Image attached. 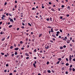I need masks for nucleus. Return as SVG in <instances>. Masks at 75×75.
Here are the masks:
<instances>
[{
	"label": "nucleus",
	"instance_id": "nucleus-56",
	"mask_svg": "<svg viewBox=\"0 0 75 75\" xmlns=\"http://www.w3.org/2000/svg\"><path fill=\"white\" fill-rule=\"evenodd\" d=\"M66 45H64V46H63V47L64 48H66Z\"/></svg>",
	"mask_w": 75,
	"mask_h": 75
},
{
	"label": "nucleus",
	"instance_id": "nucleus-14",
	"mask_svg": "<svg viewBox=\"0 0 75 75\" xmlns=\"http://www.w3.org/2000/svg\"><path fill=\"white\" fill-rule=\"evenodd\" d=\"M47 72H48V73H49V74H50V73H51V71H50V70H47Z\"/></svg>",
	"mask_w": 75,
	"mask_h": 75
},
{
	"label": "nucleus",
	"instance_id": "nucleus-34",
	"mask_svg": "<svg viewBox=\"0 0 75 75\" xmlns=\"http://www.w3.org/2000/svg\"><path fill=\"white\" fill-rule=\"evenodd\" d=\"M70 50L71 51H73V50H72V48H71L70 49Z\"/></svg>",
	"mask_w": 75,
	"mask_h": 75
},
{
	"label": "nucleus",
	"instance_id": "nucleus-57",
	"mask_svg": "<svg viewBox=\"0 0 75 75\" xmlns=\"http://www.w3.org/2000/svg\"><path fill=\"white\" fill-rule=\"evenodd\" d=\"M53 6L54 7H56V6H55V5H53Z\"/></svg>",
	"mask_w": 75,
	"mask_h": 75
},
{
	"label": "nucleus",
	"instance_id": "nucleus-32",
	"mask_svg": "<svg viewBox=\"0 0 75 75\" xmlns=\"http://www.w3.org/2000/svg\"><path fill=\"white\" fill-rule=\"evenodd\" d=\"M49 64H50V62H47V64L48 65Z\"/></svg>",
	"mask_w": 75,
	"mask_h": 75
},
{
	"label": "nucleus",
	"instance_id": "nucleus-44",
	"mask_svg": "<svg viewBox=\"0 0 75 75\" xmlns=\"http://www.w3.org/2000/svg\"><path fill=\"white\" fill-rule=\"evenodd\" d=\"M61 64L64 65V62H62V63H61Z\"/></svg>",
	"mask_w": 75,
	"mask_h": 75
},
{
	"label": "nucleus",
	"instance_id": "nucleus-11",
	"mask_svg": "<svg viewBox=\"0 0 75 75\" xmlns=\"http://www.w3.org/2000/svg\"><path fill=\"white\" fill-rule=\"evenodd\" d=\"M19 48L18 47L16 48H15L14 50H16V51H17V50H18Z\"/></svg>",
	"mask_w": 75,
	"mask_h": 75
},
{
	"label": "nucleus",
	"instance_id": "nucleus-43",
	"mask_svg": "<svg viewBox=\"0 0 75 75\" xmlns=\"http://www.w3.org/2000/svg\"><path fill=\"white\" fill-rule=\"evenodd\" d=\"M70 41H71V40H72V38L71 37L70 38Z\"/></svg>",
	"mask_w": 75,
	"mask_h": 75
},
{
	"label": "nucleus",
	"instance_id": "nucleus-29",
	"mask_svg": "<svg viewBox=\"0 0 75 75\" xmlns=\"http://www.w3.org/2000/svg\"><path fill=\"white\" fill-rule=\"evenodd\" d=\"M1 54L2 55H4V53H2L1 52Z\"/></svg>",
	"mask_w": 75,
	"mask_h": 75
},
{
	"label": "nucleus",
	"instance_id": "nucleus-36",
	"mask_svg": "<svg viewBox=\"0 0 75 75\" xmlns=\"http://www.w3.org/2000/svg\"><path fill=\"white\" fill-rule=\"evenodd\" d=\"M75 69L74 68H73V71H74V72H75Z\"/></svg>",
	"mask_w": 75,
	"mask_h": 75
},
{
	"label": "nucleus",
	"instance_id": "nucleus-45",
	"mask_svg": "<svg viewBox=\"0 0 75 75\" xmlns=\"http://www.w3.org/2000/svg\"><path fill=\"white\" fill-rule=\"evenodd\" d=\"M66 60L67 61V62H68V61H69V60H68V59L67 58H66Z\"/></svg>",
	"mask_w": 75,
	"mask_h": 75
},
{
	"label": "nucleus",
	"instance_id": "nucleus-30",
	"mask_svg": "<svg viewBox=\"0 0 75 75\" xmlns=\"http://www.w3.org/2000/svg\"><path fill=\"white\" fill-rule=\"evenodd\" d=\"M33 52H37V50H36V49H35L34 50Z\"/></svg>",
	"mask_w": 75,
	"mask_h": 75
},
{
	"label": "nucleus",
	"instance_id": "nucleus-38",
	"mask_svg": "<svg viewBox=\"0 0 75 75\" xmlns=\"http://www.w3.org/2000/svg\"><path fill=\"white\" fill-rule=\"evenodd\" d=\"M52 72H53V73H54L55 72V71L53 70H52Z\"/></svg>",
	"mask_w": 75,
	"mask_h": 75
},
{
	"label": "nucleus",
	"instance_id": "nucleus-23",
	"mask_svg": "<svg viewBox=\"0 0 75 75\" xmlns=\"http://www.w3.org/2000/svg\"><path fill=\"white\" fill-rule=\"evenodd\" d=\"M60 49L61 50H62V49H63V47L62 46L61 47H60Z\"/></svg>",
	"mask_w": 75,
	"mask_h": 75
},
{
	"label": "nucleus",
	"instance_id": "nucleus-40",
	"mask_svg": "<svg viewBox=\"0 0 75 75\" xmlns=\"http://www.w3.org/2000/svg\"><path fill=\"white\" fill-rule=\"evenodd\" d=\"M69 69V70H70V71H72V68H70Z\"/></svg>",
	"mask_w": 75,
	"mask_h": 75
},
{
	"label": "nucleus",
	"instance_id": "nucleus-58",
	"mask_svg": "<svg viewBox=\"0 0 75 75\" xmlns=\"http://www.w3.org/2000/svg\"><path fill=\"white\" fill-rule=\"evenodd\" d=\"M26 59H29V57H26Z\"/></svg>",
	"mask_w": 75,
	"mask_h": 75
},
{
	"label": "nucleus",
	"instance_id": "nucleus-46",
	"mask_svg": "<svg viewBox=\"0 0 75 75\" xmlns=\"http://www.w3.org/2000/svg\"><path fill=\"white\" fill-rule=\"evenodd\" d=\"M67 17H68L69 16V15L68 14L66 15Z\"/></svg>",
	"mask_w": 75,
	"mask_h": 75
},
{
	"label": "nucleus",
	"instance_id": "nucleus-19",
	"mask_svg": "<svg viewBox=\"0 0 75 75\" xmlns=\"http://www.w3.org/2000/svg\"><path fill=\"white\" fill-rule=\"evenodd\" d=\"M28 25H29L30 26V27H31L32 26L31 25L30 23H28Z\"/></svg>",
	"mask_w": 75,
	"mask_h": 75
},
{
	"label": "nucleus",
	"instance_id": "nucleus-35",
	"mask_svg": "<svg viewBox=\"0 0 75 75\" xmlns=\"http://www.w3.org/2000/svg\"><path fill=\"white\" fill-rule=\"evenodd\" d=\"M59 62H60V61H58L57 63V64H59Z\"/></svg>",
	"mask_w": 75,
	"mask_h": 75
},
{
	"label": "nucleus",
	"instance_id": "nucleus-28",
	"mask_svg": "<svg viewBox=\"0 0 75 75\" xmlns=\"http://www.w3.org/2000/svg\"><path fill=\"white\" fill-rule=\"evenodd\" d=\"M58 60H59V61H61V60H62V59H61V58H59V59H58Z\"/></svg>",
	"mask_w": 75,
	"mask_h": 75
},
{
	"label": "nucleus",
	"instance_id": "nucleus-15",
	"mask_svg": "<svg viewBox=\"0 0 75 75\" xmlns=\"http://www.w3.org/2000/svg\"><path fill=\"white\" fill-rule=\"evenodd\" d=\"M41 35H42V34H40L39 36V37H41Z\"/></svg>",
	"mask_w": 75,
	"mask_h": 75
},
{
	"label": "nucleus",
	"instance_id": "nucleus-9",
	"mask_svg": "<svg viewBox=\"0 0 75 75\" xmlns=\"http://www.w3.org/2000/svg\"><path fill=\"white\" fill-rule=\"evenodd\" d=\"M25 55H26V56H27V57L29 56V54H28L27 53H26L25 54Z\"/></svg>",
	"mask_w": 75,
	"mask_h": 75
},
{
	"label": "nucleus",
	"instance_id": "nucleus-33",
	"mask_svg": "<svg viewBox=\"0 0 75 75\" xmlns=\"http://www.w3.org/2000/svg\"><path fill=\"white\" fill-rule=\"evenodd\" d=\"M15 55H17V52H16L15 53Z\"/></svg>",
	"mask_w": 75,
	"mask_h": 75
},
{
	"label": "nucleus",
	"instance_id": "nucleus-4",
	"mask_svg": "<svg viewBox=\"0 0 75 75\" xmlns=\"http://www.w3.org/2000/svg\"><path fill=\"white\" fill-rule=\"evenodd\" d=\"M38 57L40 58H41V57H42V54H38Z\"/></svg>",
	"mask_w": 75,
	"mask_h": 75
},
{
	"label": "nucleus",
	"instance_id": "nucleus-16",
	"mask_svg": "<svg viewBox=\"0 0 75 75\" xmlns=\"http://www.w3.org/2000/svg\"><path fill=\"white\" fill-rule=\"evenodd\" d=\"M42 8H44V6H43V4H42Z\"/></svg>",
	"mask_w": 75,
	"mask_h": 75
},
{
	"label": "nucleus",
	"instance_id": "nucleus-3",
	"mask_svg": "<svg viewBox=\"0 0 75 75\" xmlns=\"http://www.w3.org/2000/svg\"><path fill=\"white\" fill-rule=\"evenodd\" d=\"M37 64V62L36 61H35L34 62V63L33 64V65L34 67H35V68L36 67V66H35V64Z\"/></svg>",
	"mask_w": 75,
	"mask_h": 75
},
{
	"label": "nucleus",
	"instance_id": "nucleus-26",
	"mask_svg": "<svg viewBox=\"0 0 75 75\" xmlns=\"http://www.w3.org/2000/svg\"><path fill=\"white\" fill-rule=\"evenodd\" d=\"M66 66H68V65H69V63H67L66 64Z\"/></svg>",
	"mask_w": 75,
	"mask_h": 75
},
{
	"label": "nucleus",
	"instance_id": "nucleus-37",
	"mask_svg": "<svg viewBox=\"0 0 75 75\" xmlns=\"http://www.w3.org/2000/svg\"><path fill=\"white\" fill-rule=\"evenodd\" d=\"M13 46H11L10 47V49H13Z\"/></svg>",
	"mask_w": 75,
	"mask_h": 75
},
{
	"label": "nucleus",
	"instance_id": "nucleus-62",
	"mask_svg": "<svg viewBox=\"0 0 75 75\" xmlns=\"http://www.w3.org/2000/svg\"><path fill=\"white\" fill-rule=\"evenodd\" d=\"M72 65H71L70 66V68H72Z\"/></svg>",
	"mask_w": 75,
	"mask_h": 75
},
{
	"label": "nucleus",
	"instance_id": "nucleus-31",
	"mask_svg": "<svg viewBox=\"0 0 75 75\" xmlns=\"http://www.w3.org/2000/svg\"><path fill=\"white\" fill-rule=\"evenodd\" d=\"M61 7L62 8H64V7H65V6H64V5H62V6Z\"/></svg>",
	"mask_w": 75,
	"mask_h": 75
},
{
	"label": "nucleus",
	"instance_id": "nucleus-60",
	"mask_svg": "<svg viewBox=\"0 0 75 75\" xmlns=\"http://www.w3.org/2000/svg\"><path fill=\"white\" fill-rule=\"evenodd\" d=\"M20 44H23V41H21L20 42Z\"/></svg>",
	"mask_w": 75,
	"mask_h": 75
},
{
	"label": "nucleus",
	"instance_id": "nucleus-7",
	"mask_svg": "<svg viewBox=\"0 0 75 75\" xmlns=\"http://www.w3.org/2000/svg\"><path fill=\"white\" fill-rule=\"evenodd\" d=\"M67 44H69L70 43V40H68L67 41Z\"/></svg>",
	"mask_w": 75,
	"mask_h": 75
},
{
	"label": "nucleus",
	"instance_id": "nucleus-54",
	"mask_svg": "<svg viewBox=\"0 0 75 75\" xmlns=\"http://www.w3.org/2000/svg\"><path fill=\"white\" fill-rule=\"evenodd\" d=\"M12 57H13V56H14V54H12Z\"/></svg>",
	"mask_w": 75,
	"mask_h": 75
},
{
	"label": "nucleus",
	"instance_id": "nucleus-63",
	"mask_svg": "<svg viewBox=\"0 0 75 75\" xmlns=\"http://www.w3.org/2000/svg\"><path fill=\"white\" fill-rule=\"evenodd\" d=\"M9 75H13V73H10L9 74Z\"/></svg>",
	"mask_w": 75,
	"mask_h": 75
},
{
	"label": "nucleus",
	"instance_id": "nucleus-61",
	"mask_svg": "<svg viewBox=\"0 0 75 75\" xmlns=\"http://www.w3.org/2000/svg\"><path fill=\"white\" fill-rule=\"evenodd\" d=\"M2 23V21L0 22V25H1V24Z\"/></svg>",
	"mask_w": 75,
	"mask_h": 75
},
{
	"label": "nucleus",
	"instance_id": "nucleus-47",
	"mask_svg": "<svg viewBox=\"0 0 75 75\" xmlns=\"http://www.w3.org/2000/svg\"><path fill=\"white\" fill-rule=\"evenodd\" d=\"M65 73L66 74H68V71H66Z\"/></svg>",
	"mask_w": 75,
	"mask_h": 75
},
{
	"label": "nucleus",
	"instance_id": "nucleus-51",
	"mask_svg": "<svg viewBox=\"0 0 75 75\" xmlns=\"http://www.w3.org/2000/svg\"><path fill=\"white\" fill-rule=\"evenodd\" d=\"M51 68H54V66H52L51 67Z\"/></svg>",
	"mask_w": 75,
	"mask_h": 75
},
{
	"label": "nucleus",
	"instance_id": "nucleus-2",
	"mask_svg": "<svg viewBox=\"0 0 75 75\" xmlns=\"http://www.w3.org/2000/svg\"><path fill=\"white\" fill-rule=\"evenodd\" d=\"M45 47L46 49H48L49 48V45H45Z\"/></svg>",
	"mask_w": 75,
	"mask_h": 75
},
{
	"label": "nucleus",
	"instance_id": "nucleus-39",
	"mask_svg": "<svg viewBox=\"0 0 75 75\" xmlns=\"http://www.w3.org/2000/svg\"><path fill=\"white\" fill-rule=\"evenodd\" d=\"M50 20L51 21H52V18L51 17L50 18Z\"/></svg>",
	"mask_w": 75,
	"mask_h": 75
},
{
	"label": "nucleus",
	"instance_id": "nucleus-18",
	"mask_svg": "<svg viewBox=\"0 0 75 75\" xmlns=\"http://www.w3.org/2000/svg\"><path fill=\"white\" fill-rule=\"evenodd\" d=\"M47 28H52V27L49 26H48L47 27Z\"/></svg>",
	"mask_w": 75,
	"mask_h": 75
},
{
	"label": "nucleus",
	"instance_id": "nucleus-12",
	"mask_svg": "<svg viewBox=\"0 0 75 75\" xmlns=\"http://www.w3.org/2000/svg\"><path fill=\"white\" fill-rule=\"evenodd\" d=\"M5 40V38H3L2 39H1V41H3Z\"/></svg>",
	"mask_w": 75,
	"mask_h": 75
},
{
	"label": "nucleus",
	"instance_id": "nucleus-49",
	"mask_svg": "<svg viewBox=\"0 0 75 75\" xmlns=\"http://www.w3.org/2000/svg\"><path fill=\"white\" fill-rule=\"evenodd\" d=\"M43 19V17H40V20H42Z\"/></svg>",
	"mask_w": 75,
	"mask_h": 75
},
{
	"label": "nucleus",
	"instance_id": "nucleus-48",
	"mask_svg": "<svg viewBox=\"0 0 75 75\" xmlns=\"http://www.w3.org/2000/svg\"><path fill=\"white\" fill-rule=\"evenodd\" d=\"M13 20L14 21H16V18H13Z\"/></svg>",
	"mask_w": 75,
	"mask_h": 75
},
{
	"label": "nucleus",
	"instance_id": "nucleus-27",
	"mask_svg": "<svg viewBox=\"0 0 75 75\" xmlns=\"http://www.w3.org/2000/svg\"><path fill=\"white\" fill-rule=\"evenodd\" d=\"M60 32H59V31H58L57 32V34H60Z\"/></svg>",
	"mask_w": 75,
	"mask_h": 75
},
{
	"label": "nucleus",
	"instance_id": "nucleus-42",
	"mask_svg": "<svg viewBox=\"0 0 75 75\" xmlns=\"http://www.w3.org/2000/svg\"><path fill=\"white\" fill-rule=\"evenodd\" d=\"M35 9H36L35 8H32V10H35Z\"/></svg>",
	"mask_w": 75,
	"mask_h": 75
},
{
	"label": "nucleus",
	"instance_id": "nucleus-55",
	"mask_svg": "<svg viewBox=\"0 0 75 75\" xmlns=\"http://www.w3.org/2000/svg\"><path fill=\"white\" fill-rule=\"evenodd\" d=\"M56 35L57 37H58V35H59V34H58L57 33Z\"/></svg>",
	"mask_w": 75,
	"mask_h": 75
},
{
	"label": "nucleus",
	"instance_id": "nucleus-5",
	"mask_svg": "<svg viewBox=\"0 0 75 75\" xmlns=\"http://www.w3.org/2000/svg\"><path fill=\"white\" fill-rule=\"evenodd\" d=\"M3 16L2 17V20H4V17H5V15H2Z\"/></svg>",
	"mask_w": 75,
	"mask_h": 75
},
{
	"label": "nucleus",
	"instance_id": "nucleus-59",
	"mask_svg": "<svg viewBox=\"0 0 75 75\" xmlns=\"http://www.w3.org/2000/svg\"><path fill=\"white\" fill-rule=\"evenodd\" d=\"M60 19H62L63 17L62 16L60 17Z\"/></svg>",
	"mask_w": 75,
	"mask_h": 75
},
{
	"label": "nucleus",
	"instance_id": "nucleus-21",
	"mask_svg": "<svg viewBox=\"0 0 75 75\" xmlns=\"http://www.w3.org/2000/svg\"><path fill=\"white\" fill-rule=\"evenodd\" d=\"M67 35H67V37H69L70 36L69 35V34L68 33Z\"/></svg>",
	"mask_w": 75,
	"mask_h": 75
},
{
	"label": "nucleus",
	"instance_id": "nucleus-13",
	"mask_svg": "<svg viewBox=\"0 0 75 75\" xmlns=\"http://www.w3.org/2000/svg\"><path fill=\"white\" fill-rule=\"evenodd\" d=\"M10 21L11 22H14V21H13V20L11 18V20H10Z\"/></svg>",
	"mask_w": 75,
	"mask_h": 75
},
{
	"label": "nucleus",
	"instance_id": "nucleus-64",
	"mask_svg": "<svg viewBox=\"0 0 75 75\" xmlns=\"http://www.w3.org/2000/svg\"><path fill=\"white\" fill-rule=\"evenodd\" d=\"M73 61H75V58H74V59H73Z\"/></svg>",
	"mask_w": 75,
	"mask_h": 75
},
{
	"label": "nucleus",
	"instance_id": "nucleus-25",
	"mask_svg": "<svg viewBox=\"0 0 75 75\" xmlns=\"http://www.w3.org/2000/svg\"><path fill=\"white\" fill-rule=\"evenodd\" d=\"M69 63H71V62H72V61H71V59H69Z\"/></svg>",
	"mask_w": 75,
	"mask_h": 75
},
{
	"label": "nucleus",
	"instance_id": "nucleus-53",
	"mask_svg": "<svg viewBox=\"0 0 75 75\" xmlns=\"http://www.w3.org/2000/svg\"><path fill=\"white\" fill-rule=\"evenodd\" d=\"M72 42H75V40H74L73 39L72 40Z\"/></svg>",
	"mask_w": 75,
	"mask_h": 75
},
{
	"label": "nucleus",
	"instance_id": "nucleus-52",
	"mask_svg": "<svg viewBox=\"0 0 75 75\" xmlns=\"http://www.w3.org/2000/svg\"><path fill=\"white\" fill-rule=\"evenodd\" d=\"M65 69L64 68V67H63L62 68V70H63V71Z\"/></svg>",
	"mask_w": 75,
	"mask_h": 75
},
{
	"label": "nucleus",
	"instance_id": "nucleus-41",
	"mask_svg": "<svg viewBox=\"0 0 75 75\" xmlns=\"http://www.w3.org/2000/svg\"><path fill=\"white\" fill-rule=\"evenodd\" d=\"M59 31L61 33H62V30L61 29H60Z\"/></svg>",
	"mask_w": 75,
	"mask_h": 75
},
{
	"label": "nucleus",
	"instance_id": "nucleus-20",
	"mask_svg": "<svg viewBox=\"0 0 75 75\" xmlns=\"http://www.w3.org/2000/svg\"><path fill=\"white\" fill-rule=\"evenodd\" d=\"M52 37H54V38H56V37H55V35H52Z\"/></svg>",
	"mask_w": 75,
	"mask_h": 75
},
{
	"label": "nucleus",
	"instance_id": "nucleus-8",
	"mask_svg": "<svg viewBox=\"0 0 75 75\" xmlns=\"http://www.w3.org/2000/svg\"><path fill=\"white\" fill-rule=\"evenodd\" d=\"M67 9L68 10H70L71 9V6H67Z\"/></svg>",
	"mask_w": 75,
	"mask_h": 75
},
{
	"label": "nucleus",
	"instance_id": "nucleus-24",
	"mask_svg": "<svg viewBox=\"0 0 75 75\" xmlns=\"http://www.w3.org/2000/svg\"><path fill=\"white\" fill-rule=\"evenodd\" d=\"M29 54H33V53H32V52H29Z\"/></svg>",
	"mask_w": 75,
	"mask_h": 75
},
{
	"label": "nucleus",
	"instance_id": "nucleus-6",
	"mask_svg": "<svg viewBox=\"0 0 75 75\" xmlns=\"http://www.w3.org/2000/svg\"><path fill=\"white\" fill-rule=\"evenodd\" d=\"M21 17H23V16H24V13H22L21 14Z\"/></svg>",
	"mask_w": 75,
	"mask_h": 75
},
{
	"label": "nucleus",
	"instance_id": "nucleus-50",
	"mask_svg": "<svg viewBox=\"0 0 75 75\" xmlns=\"http://www.w3.org/2000/svg\"><path fill=\"white\" fill-rule=\"evenodd\" d=\"M50 41L51 42H52L53 43L54 42H53V41L52 40H50Z\"/></svg>",
	"mask_w": 75,
	"mask_h": 75
},
{
	"label": "nucleus",
	"instance_id": "nucleus-22",
	"mask_svg": "<svg viewBox=\"0 0 75 75\" xmlns=\"http://www.w3.org/2000/svg\"><path fill=\"white\" fill-rule=\"evenodd\" d=\"M12 25H10L9 26V28H11V27H12Z\"/></svg>",
	"mask_w": 75,
	"mask_h": 75
},
{
	"label": "nucleus",
	"instance_id": "nucleus-1",
	"mask_svg": "<svg viewBox=\"0 0 75 75\" xmlns=\"http://www.w3.org/2000/svg\"><path fill=\"white\" fill-rule=\"evenodd\" d=\"M62 39H63L62 40L67 41V36L65 37L64 38V37H62Z\"/></svg>",
	"mask_w": 75,
	"mask_h": 75
},
{
	"label": "nucleus",
	"instance_id": "nucleus-10",
	"mask_svg": "<svg viewBox=\"0 0 75 75\" xmlns=\"http://www.w3.org/2000/svg\"><path fill=\"white\" fill-rule=\"evenodd\" d=\"M51 10H52V11H55V10H54V8H51Z\"/></svg>",
	"mask_w": 75,
	"mask_h": 75
},
{
	"label": "nucleus",
	"instance_id": "nucleus-17",
	"mask_svg": "<svg viewBox=\"0 0 75 75\" xmlns=\"http://www.w3.org/2000/svg\"><path fill=\"white\" fill-rule=\"evenodd\" d=\"M46 20L48 21H50V19L49 18H47L46 19Z\"/></svg>",
	"mask_w": 75,
	"mask_h": 75
}]
</instances>
